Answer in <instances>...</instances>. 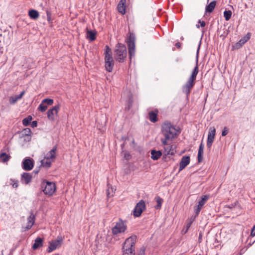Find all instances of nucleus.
<instances>
[{"instance_id": "f257e3e1", "label": "nucleus", "mask_w": 255, "mask_h": 255, "mask_svg": "<svg viewBox=\"0 0 255 255\" xmlns=\"http://www.w3.org/2000/svg\"><path fill=\"white\" fill-rule=\"evenodd\" d=\"M200 44L199 45V47L197 51L196 55V66L194 67L193 70H192L191 75L190 77L185 83L184 85H183L182 87V91L183 93H184L186 97L188 98L191 93V91L193 87L194 86L195 84V81L196 79L197 75L199 72V68H198V54L199 50L200 49Z\"/></svg>"}, {"instance_id": "f03ea898", "label": "nucleus", "mask_w": 255, "mask_h": 255, "mask_svg": "<svg viewBox=\"0 0 255 255\" xmlns=\"http://www.w3.org/2000/svg\"><path fill=\"white\" fill-rule=\"evenodd\" d=\"M136 240V236H132L126 240L122 248L123 255H135ZM145 251V248L142 247L140 249L138 255H144Z\"/></svg>"}, {"instance_id": "7ed1b4c3", "label": "nucleus", "mask_w": 255, "mask_h": 255, "mask_svg": "<svg viewBox=\"0 0 255 255\" xmlns=\"http://www.w3.org/2000/svg\"><path fill=\"white\" fill-rule=\"evenodd\" d=\"M127 56V50L126 45L121 43H118L116 45L114 50V58L116 61L119 63H123Z\"/></svg>"}, {"instance_id": "20e7f679", "label": "nucleus", "mask_w": 255, "mask_h": 255, "mask_svg": "<svg viewBox=\"0 0 255 255\" xmlns=\"http://www.w3.org/2000/svg\"><path fill=\"white\" fill-rule=\"evenodd\" d=\"M104 55L105 69L108 72H111L113 70L115 62L112 56V50L108 45L105 46Z\"/></svg>"}, {"instance_id": "39448f33", "label": "nucleus", "mask_w": 255, "mask_h": 255, "mask_svg": "<svg viewBox=\"0 0 255 255\" xmlns=\"http://www.w3.org/2000/svg\"><path fill=\"white\" fill-rule=\"evenodd\" d=\"M161 133L166 139H173L176 134V129L170 123L165 122L162 126Z\"/></svg>"}, {"instance_id": "423d86ee", "label": "nucleus", "mask_w": 255, "mask_h": 255, "mask_svg": "<svg viewBox=\"0 0 255 255\" xmlns=\"http://www.w3.org/2000/svg\"><path fill=\"white\" fill-rule=\"evenodd\" d=\"M41 188L45 195L52 196L56 191V185L53 182L44 180L42 182Z\"/></svg>"}, {"instance_id": "0eeeda50", "label": "nucleus", "mask_w": 255, "mask_h": 255, "mask_svg": "<svg viewBox=\"0 0 255 255\" xmlns=\"http://www.w3.org/2000/svg\"><path fill=\"white\" fill-rule=\"evenodd\" d=\"M135 35L133 33H130L129 36L127 39V43L128 49V54L130 59L135 55Z\"/></svg>"}, {"instance_id": "6e6552de", "label": "nucleus", "mask_w": 255, "mask_h": 255, "mask_svg": "<svg viewBox=\"0 0 255 255\" xmlns=\"http://www.w3.org/2000/svg\"><path fill=\"white\" fill-rule=\"evenodd\" d=\"M127 229V225L121 219L117 222L116 225L112 228V233L114 235H117L119 233H122L125 232Z\"/></svg>"}, {"instance_id": "1a4fd4ad", "label": "nucleus", "mask_w": 255, "mask_h": 255, "mask_svg": "<svg viewBox=\"0 0 255 255\" xmlns=\"http://www.w3.org/2000/svg\"><path fill=\"white\" fill-rule=\"evenodd\" d=\"M145 209V202L143 200H141L137 203L134 208L133 215L135 217H139L142 212Z\"/></svg>"}, {"instance_id": "9d476101", "label": "nucleus", "mask_w": 255, "mask_h": 255, "mask_svg": "<svg viewBox=\"0 0 255 255\" xmlns=\"http://www.w3.org/2000/svg\"><path fill=\"white\" fill-rule=\"evenodd\" d=\"M22 167L26 171L31 170L33 167V159L30 157L24 159L22 162Z\"/></svg>"}, {"instance_id": "9b49d317", "label": "nucleus", "mask_w": 255, "mask_h": 255, "mask_svg": "<svg viewBox=\"0 0 255 255\" xmlns=\"http://www.w3.org/2000/svg\"><path fill=\"white\" fill-rule=\"evenodd\" d=\"M59 109V105H56L52 109H49L47 112V118L49 120L54 121L55 120L54 115H57L58 114Z\"/></svg>"}, {"instance_id": "f8f14e48", "label": "nucleus", "mask_w": 255, "mask_h": 255, "mask_svg": "<svg viewBox=\"0 0 255 255\" xmlns=\"http://www.w3.org/2000/svg\"><path fill=\"white\" fill-rule=\"evenodd\" d=\"M215 133L216 129L215 128H213V129L209 132L207 138V146L208 149L209 150H210L212 143L214 140Z\"/></svg>"}, {"instance_id": "ddd939ff", "label": "nucleus", "mask_w": 255, "mask_h": 255, "mask_svg": "<svg viewBox=\"0 0 255 255\" xmlns=\"http://www.w3.org/2000/svg\"><path fill=\"white\" fill-rule=\"evenodd\" d=\"M62 239H60L57 240L52 241L49 243V246L47 249V252L51 253L56 249V248L60 246L62 242Z\"/></svg>"}, {"instance_id": "4468645a", "label": "nucleus", "mask_w": 255, "mask_h": 255, "mask_svg": "<svg viewBox=\"0 0 255 255\" xmlns=\"http://www.w3.org/2000/svg\"><path fill=\"white\" fill-rule=\"evenodd\" d=\"M190 158L189 156H184L180 162L179 172L184 169L190 163Z\"/></svg>"}, {"instance_id": "2eb2a0df", "label": "nucleus", "mask_w": 255, "mask_h": 255, "mask_svg": "<svg viewBox=\"0 0 255 255\" xmlns=\"http://www.w3.org/2000/svg\"><path fill=\"white\" fill-rule=\"evenodd\" d=\"M32 178V175L29 173L23 172L21 175L20 181L21 183L25 184H28L31 182Z\"/></svg>"}, {"instance_id": "dca6fc26", "label": "nucleus", "mask_w": 255, "mask_h": 255, "mask_svg": "<svg viewBox=\"0 0 255 255\" xmlns=\"http://www.w3.org/2000/svg\"><path fill=\"white\" fill-rule=\"evenodd\" d=\"M250 38V33H248L246 36L244 37L237 42L235 45L233 46V47L235 49H239L241 48Z\"/></svg>"}, {"instance_id": "f3484780", "label": "nucleus", "mask_w": 255, "mask_h": 255, "mask_svg": "<svg viewBox=\"0 0 255 255\" xmlns=\"http://www.w3.org/2000/svg\"><path fill=\"white\" fill-rule=\"evenodd\" d=\"M158 111L156 109L154 111H150L148 113V119L150 122L154 123L158 121Z\"/></svg>"}, {"instance_id": "a211bd4d", "label": "nucleus", "mask_w": 255, "mask_h": 255, "mask_svg": "<svg viewBox=\"0 0 255 255\" xmlns=\"http://www.w3.org/2000/svg\"><path fill=\"white\" fill-rule=\"evenodd\" d=\"M43 239L40 237H37V238H36V239L34 241V243L33 244L32 247V249L34 250H36L39 247H42L43 246Z\"/></svg>"}, {"instance_id": "6ab92c4d", "label": "nucleus", "mask_w": 255, "mask_h": 255, "mask_svg": "<svg viewBox=\"0 0 255 255\" xmlns=\"http://www.w3.org/2000/svg\"><path fill=\"white\" fill-rule=\"evenodd\" d=\"M57 150V146L55 145L53 147L52 149L50 150L45 156L44 158L47 159H51L55 158V152Z\"/></svg>"}, {"instance_id": "aec40b11", "label": "nucleus", "mask_w": 255, "mask_h": 255, "mask_svg": "<svg viewBox=\"0 0 255 255\" xmlns=\"http://www.w3.org/2000/svg\"><path fill=\"white\" fill-rule=\"evenodd\" d=\"M204 144L201 142L199 145L198 152V161L201 162L203 161V154L204 153Z\"/></svg>"}, {"instance_id": "412c9836", "label": "nucleus", "mask_w": 255, "mask_h": 255, "mask_svg": "<svg viewBox=\"0 0 255 255\" xmlns=\"http://www.w3.org/2000/svg\"><path fill=\"white\" fill-rule=\"evenodd\" d=\"M151 158L154 160H158L162 155V152L160 150H152L151 151Z\"/></svg>"}, {"instance_id": "4be33fe9", "label": "nucleus", "mask_w": 255, "mask_h": 255, "mask_svg": "<svg viewBox=\"0 0 255 255\" xmlns=\"http://www.w3.org/2000/svg\"><path fill=\"white\" fill-rule=\"evenodd\" d=\"M216 4V1L213 0L206 5L205 8L206 12L211 13L214 10Z\"/></svg>"}, {"instance_id": "5701e85b", "label": "nucleus", "mask_w": 255, "mask_h": 255, "mask_svg": "<svg viewBox=\"0 0 255 255\" xmlns=\"http://www.w3.org/2000/svg\"><path fill=\"white\" fill-rule=\"evenodd\" d=\"M115 191H116V189L114 187L109 184H107V195L108 198L114 196Z\"/></svg>"}, {"instance_id": "b1692460", "label": "nucleus", "mask_w": 255, "mask_h": 255, "mask_svg": "<svg viewBox=\"0 0 255 255\" xmlns=\"http://www.w3.org/2000/svg\"><path fill=\"white\" fill-rule=\"evenodd\" d=\"M29 16L33 19H36L39 17V12L35 9H30L28 11Z\"/></svg>"}, {"instance_id": "393cba45", "label": "nucleus", "mask_w": 255, "mask_h": 255, "mask_svg": "<svg viewBox=\"0 0 255 255\" xmlns=\"http://www.w3.org/2000/svg\"><path fill=\"white\" fill-rule=\"evenodd\" d=\"M96 31H95L88 30L87 32V38L89 39L91 41H94L96 38Z\"/></svg>"}, {"instance_id": "a878e982", "label": "nucleus", "mask_w": 255, "mask_h": 255, "mask_svg": "<svg viewBox=\"0 0 255 255\" xmlns=\"http://www.w3.org/2000/svg\"><path fill=\"white\" fill-rule=\"evenodd\" d=\"M51 161L49 159H46L44 158L43 159L41 160V166L45 167L46 168H49L51 166Z\"/></svg>"}, {"instance_id": "bb28decb", "label": "nucleus", "mask_w": 255, "mask_h": 255, "mask_svg": "<svg viewBox=\"0 0 255 255\" xmlns=\"http://www.w3.org/2000/svg\"><path fill=\"white\" fill-rule=\"evenodd\" d=\"M154 200L157 203V205L154 206V208L156 210L160 209L161 208L162 204L163 202V200L160 197L157 196L155 197Z\"/></svg>"}, {"instance_id": "cd10ccee", "label": "nucleus", "mask_w": 255, "mask_h": 255, "mask_svg": "<svg viewBox=\"0 0 255 255\" xmlns=\"http://www.w3.org/2000/svg\"><path fill=\"white\" fill-rule=\"evenodd\" d=\"M10 158V156L5 152H2L0 154V159L3 162L8 161Z\"/></svg>"}, {"instance_id": "c85d7f7f", "label": "nucleus", "mask_w": 255, "mask_h": 255, "mask_svg": "<svg viewBox=\"0 0 255 255\" xmlns=\"http://www.w3.org/2000/svg\"><path fill=\"white\" fill-rule=\"evenodd\" d=\"M209 196L205 195L201 197V199L199 201L198 205L202 207L203 205L206 203L207 201L208 200Z\"/></svg>"}, {"instance_id": "c756f323", "label": "nucleus", "mask_w": 255, "mask_h": 255, "mask_svg": "<svg viewBox=\"0 0 255 255\" xmlns=\"http://www.w3.org/2000/svg\"><path fill=\"white\" fill-rule=\"evenodd\" d=\"M32 116L29 115L22 120V124L24 126H28L30 124V122L32 121Z\"/></svg>"}, {"instance_id": "7c9ffc66", "label": "nucleus", "mask_w": 255, "mask_h": 255, "mask_svg": "<svg viewBox=\"0 0 255 255\" xmlns=\"http://www.w3.org/2000/svg\"><path fill=\"white\" fill-rule=\"evenodd\" d=\"M126 5L120 4V3H119L117 7L118 11L122 14H124L126 13Z\"/></svg>"}, {"instance_id": "2f4dec72", "label": "nucleus", "mask_w": 255, "mask_h": 255, "mask_svg": "<svg viewBox=\"0 0 255 255\" xmlns=\"http://www.w3.org/2000/svg\"><path fill=\"white\" fill-rule=\"evenodd\" d=\"M173 145H172L170 146H167L164 148L165 151L166 152L167 155H173L174 154V152L173 150Z\"/></svg>"}, {"instance_id": "473e14b6", "label": "nucleus", "mask_w": 255, "mask_h": 255, "mask_svg": "<svg viewBox=\"0 0 255 255\" xmlns=\"http://www.w3.org/2000/svg\"><path fill=\"white\" fill-rule=\"evenodd\" d=\"M35 216L33 213H31L27 218V223L32 224L33 225L35 222Z\"/></svg>"}, {"instance_id": "72a5a7b5", "label": "nucleus", "mask_w": 255, "mask_h": 255, "mask_svg": "<svg viewBox=\"0 0 255 255\" xmlns=\"http://www.w3.org/2000/svg\"><path fill=\"white\" fill-rule=\"evenodd\" d=\"M232 14V12L231 10H225L224 12V16L225 18V20L228 21L230 20Z\"/></svg>"}, {"instance_id": "f704fd0d", "label": "nucleus", "mask_w": 255, "mask_h": 255, "mask_svg": "<svg viewBox=\"0 0 255 255\" xmlns=\"http://www.w3.org/2000/svg\"><path fill=\"white\" fill-rule=\"evenodd\" d=\"M42 102L45 105H52L53 104L54 101L52 99H44L42 101Z\"/></svg>"}, {"instance_id": "c9c22d12", "label": "nucleus", "mask_w": 255, "mask_h": 255, "mask_svg": "<svg viewBox=\"0 0 255 255\" xmlns=\"http://www.w3.org/2000/svg\"><path fill=\"white\" fill-rule=\"evenodd\" d=\"M47 109V105H45L44 103H43L42 102L41 104L39 105L38 109L41 112H45Z\"/></svg>"}, {"instance_id": "e433bc0d", "label": "nucleus", "mask_w": 255, "mask_h": 255, "mask_svg": "<svg viewBox=\"0 0 255 255\" xmlns=\"http://www.w3.org/2000/svg\"><path fill=\"white\" fill-rule=\"evenodd\" d=\"M31 133V129L29 128H24L22 131V135H30Z\"/></svg>"}, {"instance_id": "4c0bfd02", "label": "nucleus", "mask_w": 255, "mask_h": 255, "mask_svg": "<svg viewBox=\"0 0 255 255\" xmlns=\"http://www.w3.org/2000/svg\"><path fill=\"white\" fill-rule=\"evenodd\" d=\"M10 181H11L10 184L12 185L13 188H16L18 186V181L17 180H15L13 179H10Z\"/></svg>"}, {"instance_id": "58836bf2", "label": "nucleus", "mask_w": 255, "mask_h": 255, "mask_svg": "<svg viewBox=\"0 0 255 255\" xmlns=\"http://www.w3.org/2000/svg\"><path fill=\"white\" fill-rule=\"evenodd\" d=\"M46 15H47V19L49 23H52V20L51 19V13L48 10H46Z\"/></svg>"}, {"instance_id": "ea45409f", "label": "nucleus", "mask_w": 255, "mask_h": 255, "mask_svg": "<svg viewBox=\"0 0 255 255\" xmlns=\"http://www.w3.org/2000/svg\"><path fill=\"white\" fill-rule=\"evenodd\" d=\"M193 222V220H192L191 219H188L186 221V228H187V230H189V229L191 227Z\"/></svg>"}, {"instance_id": "a19ab883", "label": "nucleus", "mask_w": 255, "mask_h": 255, "mask_svg": "<svg viewBox=\"0 0 255 255\" xmlns=\"http://www.w3.org/2000/svg\"><path fill=\"white\" fill-rule=\"evenodd\" d=\"M9 103L11 105L14 104L18 100L15 97H10L9 98Z\"/></svg>"}, {"instance_id": "79ce46f5", "label": "nucleus", "mask_w": 255, "mask_h": 255, "mask_svg": "<svg viewBox=\"0 0 255 255\" xmlns=\"http://www.w3.org/2000/svg\"><path fill=\"white\" fill-rule=\"evenodd\" d=\"M228 128L227 127H225L222 131V136H226L228 133Z\"/></svg>"}, {"instance_id": "37998d69", "label": "nucleus", "mask_w": 255, "mask_h": 255, "mask_svg": "<svg viewBox=\"0 0 255 255\" xmlns=\"http://www.w3.org/2000/svg\"><path fill=\"white\" fill-rule=\"evenodd\" d=\"M172 139H166L165 137H164V139H161V141L162 144L163 145H167V141L168 140H172Z\"/></svg>"}, {"instance_id": "c03bdc74", "label": "nucleus", "mask_w": 255, "mask_h": 255, "mask_svg": "<svg viewBox=\"0 0 255 255\" xmlns=\"http://www.w3.org/2000/svg\"><path fill=\"white\" fill-rule=\"evenodd\" d=\"M24 93H25V91H23L19 95H16L15 97H16V98L17 99V100H19L22 97V96L24 95Z\"/></svg>"}, {"instance_id": "a18cd8bd", "label": "nucleus", "mask_w": 255, "mask_h": 255, "mask_svg": "<svg viewBox=\"0 0 255 255\" xmlns=\"http://www.w3.org/2000/svg\"><path fill=\"white\" fill-rule=\"evenodd\" d=\"M202 207L199 206V205H197V207L195 210V213L197 216H198L201 210Z\"/></svg>"}, {"instance_id": "49530a36", "label": "nucleus", "mask_w": 255, "mask_h": 255, "mask_svg": "<svg viewBox=\"0 0 255 255\" xmlns=\"http://www.w3.org/2000/svg\"><path fill=\"white\" fill-rule=\"evenodd\" d=\"M198 23L200 24V26L201 27H204L206 25V23L204 21H202L201 20H199Z\"/></svg>"}, {"instance_id": "de8ad7c7", "label": "nucleus", "mask_w": 255, "mask_h": 255, "mask_svg": "<svg viewBox=\"0 0 255 255\" xmlns=\"http://www.w3.org/2000/svg\"><path fill=\"white\" fill-rule=\"evenodd\" d=\"M31 126L32 128H35L37 126V122L36 121H33L32 122L31 124Z\"/></svg>"}, {"instance_id": "09e8293b", "label": "nucleus", "mask_w": 255, "mask_h": 255, "mask_svg": "<svg viewBox=\"0 0 255 255\" xmlns=\"http://www.w3.org/2000/svg\"><path fill=\"white\" fill-rule=\"evenodd\" d=\"M32 224L27 223L26 226L25 227V231L29 230L32 227Z\"/></svg>"}, {"instance_id": "8fccbe9b", "label": "nucleus", "mask_w": 255, "mask_h": 255, "mask_svg": "<svg viewBox=\"0 0 255 255\" xmlns=\"http://www.w3.org/2000/svg\"><path fill=\"white\" fill-rule=\"evenodd\" d=\"M251 235L253 237L255 236V227L254 226L253 229H252Z\"/></svg>"}, {"instance_id": "3c124183", "label": "nucleus", "mask_w": 255, "mask_h": 255, "mask_svg": "<svg viewBox=\"0 0 255 255\" xmlns=\"http://www.w3.org/2000/svg\"><path fill=\"white\" fill-rule=\"evenodd\" d=\"M132 107V105H130L128 103H127V107L125 108V110L126 111H129L130 110V109L131 108V107Z\"/></svg>"}, {"instance_id": "603ef678", "label": "nucleus", "mask_w": 255, "mask_h": 255, "mask_svg": "<svg viewBox=\"0 0 255 255\" xmlns=\"http://www.w3.org/2000/svg\"><path fill=\"white\" fill-rule=\"evenodd\" d=\"M132 102H133L132 99L131 97H130V98H129V99H128L127 103H128L129 104L132 105Z\"/></svg>"}, {"instance_id": "864d4df0", "label": "nucleus", "mask_w": 255, "mask_h": 255, "mask_svg": "<svg viewBox=\"0 0 255 255\" xmlns=\"http://www.w3.org/2000/svg\"><path fill=\"white\" fill-rule=\"evenodd\" d=\"M126 0H120L119 3H120V4H122L123 5L125 4L126 5Z\"/></svg>"}, {"instance_id": "5fc2aeb1", "label": "nucleus", "mask_w": 255, "mask_h": 255, "mask_svg": "<svg viewBox=\"0 0 255 255\" xmlns=\"http://www.w3.org/2000/svg\"><path fill=\"white\" fill-rule=\"evenodd\" d=\"M175 46L177 47V48H180L181 47V43L179 42H177L176 44H175Z\"/></svg>"}, {"instance_id": "6e6d98bb", "label": "nucleus", "mask_w": 255, "mask_h": 255, "mask_svg": "<svg viewBox=\"0 0 255 255\" xmlns=\"http://www.w3.org/2000/svg\"><path fill=\"white\" fill-rule=\"evenodd\" d=\"M33 172L35 173V174H37L38 172H39V170L38 169H35L34 171H33Z\"/></svg>"}, {"instance_id": "4d7b16f0", "label": "nucleus", "mask_w": 255, "mask_h": 255, "mask_svg": "<svg viewBox=\"0 0 255 255\" xmlns=\"http://www.w3.org/2000/svg\"><path fill=\"white\" fill-rule=\"evenodd\" d=\"M188 230H187V228H186V230H183L182 232H184V234L186 233L187 232Z\"/></svg>"}, {"instance_id": "13d9d810", "label": "nucleus", "mask_w": 255, "mask_h": 255, "mask_svg": "<svg viewBox=\"0 0 255 255\" xmlns=\"http://www.w3.org/2000/svg\"><path fill=\"white\" fill-rule=\"evenodd\" d=\"M188 230H187V228H186V230H183L182 232H184V234L186 233L187 232Z\"/></svg>"}, {"instance_id": "bf43d9fd", "label": "nucleus", "mask_w": 255, "mask_h": 255, "mask_svg": "<svg viewBox=\"0 0 255 255\" xmlns=\"http://www.w3.org/2000/svg\"><path fill=\"white\" fill-rule=\"evenodd\" d=\"M201 239H202V235H201V234H200L199 235V242H200V240H201Z\"/></svg>"}, {"instance_id": "052dcab7", "label": "nucleus", "mask_w": 255, "mask_h": 255, "mask_svg": "<svg viewBox=\"0 0 255 255\" xmlns=\"http://www.w3.org/2000/svg\"><path fill=\"white\" fill-rule=\"evenodd\" d=\"M127 138H127V137H126V136H124V137L123 136V137H122V139H123V140H126Z\"/></svg>"}, {"instance_id": "680f3d73", "label": "nucleus", "mask_w": 255, "mask_h": 255, "mask_svg": "<svg viewBox=\"0 0 255 255\" xmlns=\"http://www.w3.org/2000/svg\"><path fill=\"white\" fill-rule=\"evenodd\" d=\"M196 27H197V28H200V25H199V24H196Z\"/></svg>"}, {"instance_id": "e2e57ef3", "label": "nucleus", "mask_w": 255, "mask_h": 255, "mask_svg": "<svg viewBox=\"0 0 255 255\" xmlns=\"http://www.w3.org/2000/svg\"><path fill=\"white\" fill-rule=\"evenodd\" d=\"M229 208H232V207H231V206H229Z\"/></svg>"}, {"instance_id": "0e129e2a", "label": "nucleus", "mask_w": 255, "mask_h": 255, "mask_svg": "<svg viewBox=\"0 0 255 255\" xmlns=\"http://www.w3.org/2000/svg\"><path fill=\"white\" fill-rule=\"evenodd\" d=\"M229 208H232V207H231V206H229Z\"/></svg>"}, {"instance_id": "69168bd1", "label": "nucleus", "mask_w": 255, "mask_h": 255, "mask_svg": "<svg viewBox=\"0 0 255 255\" xmlns=\"http://www.w3.org/2000/svg\"><path fill=\"white\" fill-rule=\"evenodd\" d=\"M59 255V254H56V255Z\"/></svg>"}, {"instance_id": "338daca9", "label": "nucleus", "mask_w": 255, "mask_h": 255, "mask_svg": "<svg viewBox=\"0 0 255 255\" xmlns=\"http://www.w3.org/2000/svg\"><path fill=\"white\" fill-rule=\"evenodd\" d=\"M254 226L255 227V225H254Z\"/></svg>"}, {"instance_id": "774afa93", "label": "nucleus", "mask_w": 255, "mask_h": 255, "mask_svg": "<svg viewBox=\"0 0 255 255\" xmlns=\"http://www.w3.org/2000/svg\"><path fill=\"white\" fill-rule=\"evenodd\" d=\"M239 255H241V254H240Z\"/></svg>"}]
</instances>
